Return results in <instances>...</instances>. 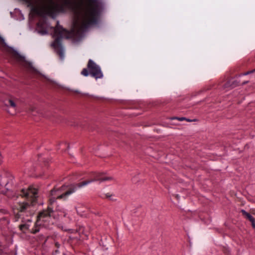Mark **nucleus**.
Masks as SVG:
<instances>
[{
	"label": "nucleus",
	"mask_w": 255,
	"mask_h": 255,
	"mask_svg": "<svg viewBox=\"0 0 255 255\" xmlns=\"http://www.w3.org/2000/svg\"><path fill=\"white\" fill-rule=\"evenodd\" d=\"M29 3H39L41 9L45 13L52 15L64 12L68 9L75 12L74 27L80 32H84L93 25L97 24L105 3L102 0H81L79 5L76 0H61L59 3L54 0H25Z\"/></svg>",
	"instance_id": "obj_1"
},
{
	"label": "nucleus",
	"mask_w": 255,
	"mask_h": 255,
	"mask_svg": "<svg viewBox=\"0 0 255 255\" xmlns=\"http://www.w3.org/2000/svg\"><path fill=\"white\" fill-rule=\"evenodd\" d=\"M113 179V178L111 176H107L103 173H98L95 175L93 179L78 183L74 188L63 193H61V191L65 188V186H62L57 189L54 188L51 190V197L49 200V205L47 210H43L39 213L34 226L30 231L31 233L36 234L39 232L41 228H48L53 224L51 216L54 209L60 211L59 206L57 205L56 199H65L67 196L75 192L77 189L81 188L93 182L98 181L101 183L107 181H111Z\"/></svg>",
	"instance_id": "obj_2"
},
{
	"label": "nucleus",
	"mask_w": 255,
	"mask_h": 255,
	"mask_svg": "<svg viewBox=\"0 0 255 255\" xmlns=\"http://www.w3.org/2000/svg\"><path fill=\"white\" fill-rule=\"evenodd\" d=\"M37 190L30 187L27 189L21 190V195L30 199V203L27 202H20L15 205V209L17 210L18 218L21 219L22 224L19 226L20 230L29 229L32 221V216L36 210L34 204L37 197Z\"/></svg>",
	"instance_id": "obj_3"
},
{
	"label": "nucleus",
	"mask_w": 255,
	"mask_h": 255,
	"mask_svg": "<svg viewBox=\"0 0 255 255\" xmlns=\"http://www.w3.org/2000/svg\"><path fill=\"white\" fill-rule=\"evenodd\" d=\"M68 32L59 25V21H57L56 27L54 28L53 36L57 38L51 45L55 49L56 53L59 55L60 58L63 59L64 56V50L62 45L61 40L62 38L66 36Z\"/></svg>",
	"instance_id": "obj_4"
},
{
	"label": "nucleus",
	"mask_w": 255,
	"mask_h": 255,
	"mask_svg": "<svg viewBox=\"0 0 255 255\" xmlns=\"http://www.w3.org/2000/svg\"><path fill=\"white\" fill-rule=\"evenodd\" d=\"M81 74L85 77L91 75L96 80L102 79L103 77V74L101 67L92 59L89 60L87 68H84Z\"/></svg>",
	"instance_id": "obj_5"
},
{
	"label": "nucleus",
	"mask_w": 255,
	"mask_h": 255,
	"mask_svg": "<svg viewBox=\"0 0 255 255\" xmlns=\"http://www.w3.org/2000/svg\"><path fill=\"white\" fill-rule=\"evenodd\" d=\"M14 177L10 173H6L2 175H0V186L4 187L6 190H8L10 185L13 183Z\"/></svg>",
	"instance_id": "obj_6"
},
{
	"label": "nucleus",
	"mask_w": 255,
	"mask_h": 255,
	"mask_svg": "<svg viewBox=\"0 0 255 255\" xmlns=\"http://www.w3.org/2000/svg\"><path fill=\"white\" fill-rule=\"evenodd\" d=\"M31 165V162L25 163L24 165V171L25 173H28L34 171V168H30V166Z\"/></svg>",
	"instance_id": "obj_7"
},
{
	"label": "nucleus",
	"mask_w": 255,
	"mask_h": 255,
	"mask_svg": "<svg viewBox=\"0 0 255 255\" xmlns=\"http://www.w3.org/2000/svg\"><path fill=\"white\" fill-rule=\"evenodd\" d=\"M241 212L244 216H245L247 219H248L251 222H253L254 218L249 213L246 212L245 210L242 209Z\"/></svg>",
	"instance_id": "obj_8"
},
{
	"label": "nucleus",
	"mask_w": 255,
	"mask_h": 255,
	"mask_svg": "<svg viewBox=\"0 0 255 255\" xmlns=\"http://www.w3.org/2000/svg\"><path fill=\"white\" fill-rule=\"evenodd\" d=\"M5 104L7 106L10 107L11 108H13V109H15L16 108V105L13 101H12L11 99L6 100L5 101Z\"/></svg>",
	"instance_id": "obj_9"
},
{
	"label": "nucleus",
	"mask_w": 255,
	"mask_h": 255,
	"mask_svg": "<svg viewBox=\"0 0 255 255\" xmlns=\"http://www.w3.org/2000/svg\"><path fill=\"white\" fill-rule=\"evenodd\" d=\"M239 85V82H238L237 80H233V81H232L231 86L232 87H236V86H238Z\"/></svg>",
	"instance_id": "obj_10"
},
{
	"label": "nucleus",
	"mask_w": 255,
	"mask_h": 255,
	"mask_svg": "<svg viewBox=\"0 0 255 255\" xmlns=\"http://www.w3.org/2000/svg\"><path fill=\"white\" fill-rule=\"evenodd\" d=\"M171 120L177 119L179 121H185L186 118L184 117H173L171 119Z\"/></svg>",
	"instance_id": "obj_11"
},
{
	"label": "nucleus",
	"mask_w": 255,
	"mask_h": 255,
	"mask_svg": "<svg viewBox=\"0 0 255 255\" xmlns=\"http://www.w3.org/2000/svg\"><path fill=\"white\" fill-rule=\"evenodd\" d=\"M254 72H255V71H254V70L244 73L242 74V75L246 76V75H249V74H251Z\"/></svg>",
	"instance_id": "obj_12"
},
{
	"label": "nucleus",
	"mask_w": 255,
	"mask_h": 255,
	"mask_svg": "<svg viewBox=\"0 0 255 255\" xmlns=\"http://www.w3.org/2000/svg\"><path fill=\"white\" fill-rule=\"evenodd\" d=\"M75 209H76V211L78 214H79L80 216H83V214H82L83 212H81V211L78 210L77 207H75Z\"/></svg>",
	"instance_id": "obj_13"
},
{
	"label": "nucleus",
	"mask_w": 255,
	"mask_h": 255,
	"mask_svg": "<svg viewBox=\"0 0 255 255\" xmlns=\"http://www.w3.org/2000/svg\"><path fill=\"white\" fill-rule=\"evenodd\" d=\"M42 35H44V34H46L48 33L47 31L46 30H44V31H39V32Z\"/></svg>",
	"instance_id": "obj_14"
},
{
	"label": "nucleus",
	"mask_w": 255,
	"mask_h": 255,
	"mask_svg": "<svg viewBox=\"0 0 255 255\" xmlns=\"http://www.w3.org/2000/svg\"><path fill=\"white\" fill-rule=\"evenodd\" d=\"M112 196H113V195L110 194V193H108L105 194V197L107 198H110V197H112Z\"/></svg>",
	"instance_id": "obj_15"
},
{
	"label": "nucleus",
	"mask_w": 255,
	"mask_h": 255,
	"mask_svg": "<svg viewBox=\"0 0 255 255\" xmlns=\"http://www.w3.org/2000/svg\"><path fill=\"white\" fill-rule=\"evenodd\" d=\"M185 121H186L187 122H192V121H196V119L190 120V119L186 118Z\"/></svg>",
	"instance_id": "obj_16"
},
{
	"label": "nucleus",
	"mask_w": 255,
	"mask_h": 255,
	"mask_svg": "<svg viewBox=\"0 0 255 255\" xmlns=\"http://www.w3.org/2000/svg\"><path fill=\"white\" fill-rule=\"evenodd\" d=\"M251 223H252L253 227L254 228H255V220L254 219L253 222H251Z\"/></svg>",
	"instance_id": "obj_17"
},
{
	"label": "nucleus",
	"mask_w": 255,
	"mask_h": 255,
	"mask_svg": "<svg viewBox=\"0 0 255 255\" xmlns=\"http://www.w3.org/2000/svg\"><path fill=\"white\" fill-rule=\"evenodd\" d=\"M72 91L77 93H80V92L77 90H72Z\"/></svg>",
	"instance_id": "obj_18"
},
{
	"label": "nucleus",
	"mask_w": 255,
	"mask_h": 255,
	"mask_svg": "<svg viewBox=\"0 0 255 255\" xmlns=\"http://www.w3.org/2000/svg\"><path fill=\"white\" fill-rule=\"evenodd\" d=\"M0 39H1V41H2L3 43H4V39H3V38H2V37H0Z\"/></svg>",
	"instance_id": "obj_19"
},
{
	"label": "nucleus",
	"mask_w": 255,
	"mask_h": 255,
	"mask_svg": "<svg viewBox=\"0 0 255 255\" xmlns=\"http://www.w3.org/2000/svg\"><path fill=\"white\" fill-rule=\"evenodd\" d=\"M248 81L243 82V83H242V85H245V84L248 83Z\"/></svg>",
	"instance_id": "obj_20"
},
{
	"label": "nucleus",
	"mask_w": 255,
	"mask_h": 255,
	"mask_svg": "<svg viewBox=\"0 0 255 255\" xmlns=\"http://www.w3.org/2000/svg\"><path fill=\"white\" fill-rule=\"evenodd\" d=\"M109 199L110 200H114V199H113V196L112 197H110V198H109Z\"/></svg>",
	"instance_id": "obj_21"
},
{
	"label": "nucleus",
	"mask_w": 255,
	"mask_h": 255,
	"mask_svg": "<svg viewBox=\"0 0 255 255\" xmlns=\"http://www.w3.org/2000/svg\"><path fill=\"white\" fill-rule=\"evenodd\" d=\"M176 197H177V198H179V195H176Z\"/></svg>",
	"instance_id": "obj_22"
}]
</instances>
